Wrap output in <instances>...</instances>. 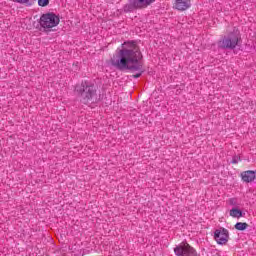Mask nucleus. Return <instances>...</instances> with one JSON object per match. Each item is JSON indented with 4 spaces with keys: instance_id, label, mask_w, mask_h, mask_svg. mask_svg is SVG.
Instances as JSON below:
<instances>
[{
    "instance_id": "obj_3",
    "label": "nucleus",
    "mask_w": 256,
    "mask_h": 256,
    "mask_svg": "<svg viewBox=\"0 0 256 256\" xmlns=\"http://www.w3.org/2000/svg\"><path fill=\"white\" fill-rule=\"evenodd\" d=\"M152 3H155V0H129L128 4L124 6V11L125 13H131L135 9H145Z\"/></svg>"
},
{
    "instance_id": "obj_7",
    "label": "nucleus",
    "mask_w": 256,
    "mask_h": 256,
    "mask_svg": "<svg viewBox=\"0 0 256 256\" xmlns=\"http://www.w3.org/2000/svg\"><path fill=\"white\" fill-rule=\"evenodd\" d=\"M83 86V92H82V97H83V103H89L91 99L95 97V86L94 85H89L86 83L82 84Z\"/></svg>"
},
{
    "instance_id": "obj_1",
    "label": "nucleus",
    "mask_w": 256,
    "mask_h": 256,
    "mask_svg": "<svg viewBox=\"0 0 256 256\" xmlns=\"http://www.w3.org/2000/svg\"><path fill=\"white\" fill-rule=\"evenodd\" d=\"M143 55L141 50L137 45L136 41H127L122 44L121 49H117L115 55L111 59V63L117 69L130 71H139V73L134 75L135 79H139L143 72Z\"/></svg>"
},
{
    "instance_id": "obj_11",
    "label": "nucleus",
    "mask_w": 256,
    "mask_h": 256,
    "mask_svg": "<svg viewBox=\"0 0 256 256\" xmlns=\"http://www.w3.org/2000/svg\"><path fill=\"white\" fill-rule=\"evenodd\" d=\"M248 225L245 222H237L235 224V229H237V231H245V229H247Z\"/></svg>"
},
{
    "instance_id": "obj_2",
    "label": "nucleus",
    "mask_w": 256,
    "mask_h": 256,
    "mask_svg": "<svg viewBox=\"0 0 256 256\" xmlns=\"http://www.w3.org/2000/svg\"><path fill=\"white\" fill-rule=\"evenodd\" d=\"M61 23V19L55 13H46L40 17V27L45 31H51L53 27H57Z\"/></svg>"
},
{
    "instance_id": "obj_5",
    "label": "nucleus",
    "mask_w": 256,
    "mask_h": 256,
    "mask_svg": "<svg viewBox=\"0 0 256 256\" xmlns=\"http://www.w3.org/2000/svg\"><path fill=\"white\" fill-rule=\"evenodd\" d=\"M238 43H239V34H237L236 32V33L230 34L228 37L220 41L219 45L220 47H222V49H235Z\"/></svg>"
},
{
    "instance_id": "obj_6",
    "label": "nucleus",
    "mask_w": 256,
    "mask_h": 256,
    "mask_svg": "<svg viewBox=\"0 0 256 256\" xmlns=\"http://www.w3.org/2000/svg\"><path fill=\"white\" fill-rule=\"evenodd\" d=\"M214 240L218 245H227L229 242V230L221 227L214 231Z\"/></svg>"
},
{
    "instance_id": "obj_13",
    "label": "nucleus",
    "mask_w": 256,
    "mask_h": 256,
    "mask_svg": "<svg viewBox=\"0 0 256 256\" xmlns=\"http://www.w3.org/2000/svg\"><path fill=\"white\" fill-rule=\"evenodd\" d=\"M239 161H241V157H240V156H234V157L232 158L231 163H232L233 165H237V163H239Z\"/></svg>"
},
{
    "instance_id": "obj_8",
    "label": "nucleus",
    "mask_w": 256,
    "mask_h": 256,
    "mask_svg": "<svg viewBox=\"0 0 256 256\" xmlns=\"http://www.w3.org/2000/svg\"><path fill=\"white\" fill-rule=\"evenodd\" d=\"M191 8V0H174L173 9L176 11H187Z\"/></svg>"
},
{
    "instance_id": "obj_12",
    "label": "nucleus",
    "mask_w": 256,
    "mask_h": 256,
    "mask_svg": "<svg viewBox=\"0 0 256 256\" xmlns=\"http://www.w3.org/2000/svg\"><path fill=\"white\" fill-rule=\"evenodd\" d=\"M39 7H47L49 5V0H38Z\"/></svg>"
},
{
    "instance_id": "obj_4",
    "label": "nucleus",
    "mask_w": 256,
    "mask_h": 256,
    "mask_svg": "<svg viewBox=\"0 0 256 256\" xmlns=\"http://www.w3.org/2000/svg\"><path fill=\"white\" fill-rule=\"evenodd\" d=\"M174 253L176 256H199V254H197V250L185 242L176 246L174 248Z\"/></svg>"
},
{
    "instance_id": "obj_9",
    "label": "nucleus",
    "mask_w": 256,
    "mask_h": 256,
    "mask_svg": "<svg viewBox=\"0 0 256 256\" xmlns=\"http://www.w3.org/2000/svg\"><path fill=\"white\" fill-rule=\"evenodd\" d=\"M256 178V172L253 170H247L241 173V179L244 183H253Z\"/></svg>"
},
{
    "instance_id": "obj_14",
    "label": "nucleus",
    "mask_w": 256,
    "mask_h": 256,
    "mask_svg": "<svg viewBox=\"0 0 256 256\" xmlns=\"http://www.w3.org/2000/svg\"><path fill=\"white\" fill-rule=\"evenodd\" d=\"M229 203H230V205H237V199H235V198H231L230 200H229Z\"/></svg>"
},
{
    "instance_id": "obj_10",
    "label": "nucleus",
    "mask_w": 256,
    "mask_h": 256,
    "mask_svg": "<svg viewBox=\"0 0 256 256\" xmlns=\"http://www.w3.org/2000/svg\"><path fill=\"white\" fill-rule=\"evenodd\" d=\"M230 217H233L234 219H240V217H243V212L237 208H232L230 210Z\"/></svg>"
}]
</instances>
